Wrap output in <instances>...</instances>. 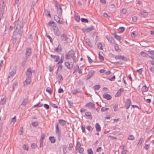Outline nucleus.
Segmentation results:
<instances>
[{
  "label": "nucleus",
  "instance_id": "obj_15",
  "mask_svg": "<svg viewBox=\"0 0 154 154\" xmlns=\"http://www.w3.org/2000/svg\"><path fill=\"white\" fill-rule=\"evenodd\" d=\"M65 65L67 68L69 69H72L73 66V65L72 63H70L68 62H66L65 63Z\"/></svg>",
  "mask_w": 154,
  "mask_h": 154
},
{
  "label": "nucleus",
  "instance_id": "obj_36",
  "mask_svg": "<svg viewBox=\"0 0 154 154\" xmlns=\"http://www.w3.org/2000/svg\"><path fill=\"white\" fill-rule=\"evenodd\" d=\"M45 36L47 37L49 40L50 42L51 43H53V40L52 39V38L47 33H46L45 34Z\"/></svg>",
  "mask_w": 154,
  "mask_h": 154
},
{
  "label": "nucleus",
  "instance_id": "obj_42",
  "mask_svg": "<svg viewBox=\"0 0 154 154\" xmlns=\"http://www.w3.org/2000/svg\"><path fill=\"white\" fill-rule=\"evenodd\" d=\"M55 6L57 7V10L58 9H62L60 5L59 4H56L55 5Z\"/></svg>",
  "mask_w": 154,
  "mask_h": 154
},
{
  "label": "nucleus",
  "instance_id": "obj_18",
  "mask_svg": "<svg viewBox=\"0 0 154 154\" xmlns=\"http://www.w3.org/2000/svg\"><path fill=\"white\" fill-rule=\"evenodd\" d=\"M31 78H29L28 77H27L26 80L24 82L23 84L24 86L26 85L30 84L31 82Z\"/></svg>",
  "mask_w": 154,
  "mask_h": 154
},
{
  "label": "nucleus",
  "instance_id": "obj_47",
  "mask_svg": "<svg viewBox=\"0 0 154 154\" xmlns=\"http://www.w3.org/2000/svg\"><path fill=\"white\" fill-rule=\"evenodd\" d=\"M97 47L98 48L102 50V45L101 43L99 42L97 45Z\"/></svg>",
  "mask_w": 154,
  "mask_h": 154
},
{
  "label": "nucleus",
  "instance_id": "obj_37",
  "mask_svg": "<svg viewBox=\"0 0 154 154\" xmlns=\"http://www.w3.org/2000/svg\"><path fill=\"white\" fill-rule=\"evenodd\" d=\"M6 99L5 98H3L1 99V101L0 102V104L3 105L6 102Z\"/></svg>",
  "mask_w": 154,
  "mask_h": 154
},
{
  "label": "nucleus",
  "instance_id": "obj_49",
  "mask_svg": "<svg viewBox=\"0 0 154 154\" xmlns=\"http://www.w3.org/2000/svg\"><path fill=\"white\" fill-rule=\"evenodd\" d=\"M121 59H122V60L124 61L125 62H126L128 61V59L127 58L125 57L124 56H122L121 57Z\"/></svg>",
  "mask_w": 154,
  "mask_h": 154
},
{
  "label": "nucleus",
  "instance_id": "obj_23",
  "mask_svg": "<svg viewBox=\"0 0 154 154\" xmlns=\"http://www.w3.org/2000/svg\"><path fill=\"white\" fill-rule=\"evenodd\" d=\"M81 143L79 141H78L77 142V144L76 146H75V149L76 150H78L80 148V147L81 146Z\"/></svg>",
  "mask_w": 154,
  "mask_h": 154
},
{
  "label": "nucleus",
  "instance_id": "obj_51",
  "mask_svg": "<svg viewBox=\"0 0 154 154\" xmlns=\"http://www.w3.org/2000/svg\"><path fill=\"white\" fill-rule=\"evenodd\" d=\"M113 108L114 111H116L118 109V105L117 104H115L113 106Z\"/></svg>",
  "mask_w": 154,
  "mask_h": 154
},
{
  "label": "nucleus",
  "instance_id": "obj_63",
  "mask_svg": "<svg viewBox=\"0 0 154 154\" xmlns=\"http://www.w3.org/2000/svg\"><path fill=\"white\" fill-rule=\"evenodd\" d=\"M132 21L134 22H136L137 20V17L136 16H134L132 17Z\"/></svg>",
  "mask_w": 154,
  "mask_h": 154
},
{
  "label": "nucleus",
  "instance_id": "obj_21",
  "mask_svg": "<svg viewBox=\"0 0 154 154\" xmlns=\"http://www.w3.org/2000/svg\"><path fill=\"white\" fill-rule=\"evenodd\" d=\"M95 128L97 131L100 132L101 131V127L99 124L97 123L95 125Z\"/></svg>",
  "mask_w": 154,
  "mask_h": 154
},
{
  "label": "nucleus",
  "instance_id": "obj_60",
  "mask_svg": "<svg viewBox=\"0 0 154 154\" xmlns=\"http://www.w3.org/2000/svg\"><path fill=\"white\" fill-rule=\"evenodd\" d=\"M37 146V145L35 143H32L31 145V147L33 149H35Z\"/></svg>",
  "mask_w": 154,
  "mask_h": 154
},
{
  "label": "nucleus",
  "instance_id": "obj_33",
  "mask_svg": "<svg viewBox=\"0 0 154 154\" xmlns=\"http://www.w3.org/2000/svg\"><path fill=\"white\" fill-rule=\"evenodd\" d=\"M27 101L28 99H27V98H25L23 100L21 105L23 106H25L27 103Z\"/></svg>",
  "mask_w": 154,
  "mask_h": 154
},
{
  "label": "nucleus",
  "instance_id": "obj_29",
  "mask_svg": "<svg viewBox=\"0 0 154 154\" xmlns=\"http://www.w3.org/2000/svg\"><path fill=\"white\" fill-rule=\"evenodd\" d=\"M48 25L50 26H52L53 27V26H56V24L53 21H50L48 23Z\"/></svg>",
  "mask_w": 154,
  "mask_h": 154
},
{
  "label": "nucleus",
  "instance_id": "obj_38",
  "mask_svg": "<svg viewBox=\"0 0 154 154\" xmlns=\"http://www.w3.org/2000/svg\"><path fill=\"white\" fill-rule=\"evenodd\" d=\"M135 137L133 135H130L128 138V140H134Z\"/></svg>",
  "mask_w": 154,
  "mask_h": 154
},
{
  "label": "nucleus",
  "instance_id": "obj_54",
  "mask_svg": "<svg viewBox=\"0 0 154 154\" xmlns=\"http://www.w3.org/2000/svg\"><path fill=\"white\" fill-rule=\"evenodd\" d=\"M73 147V146L72 143H70L68 147L69 150L71 151L72 150V148Z\"/></svg>",
  "mask_w": 154,
  "mask_h": 154
},
{
  "label": "nucleus",
  "instance_id": "obj_34",
  "mask_svg": "<svg viewBox=\"0 0 154 154\" xmlns=\"http://www.w3.org/2000/svg\"><path fill=\"white\" fill-rule=\"evenodd\" d=\"M115 45V48L116 51H121V49L119 48L118 45L117 44L115 43L114 44Z\"/></svg>",
  "mask_w": 154,
  "mask_h": 154
},
{
  "label": "nucleus",
  "instance_id": "obj_55",
  "mask_svg": "<svg viewBox=\"0 0 154 154\" xmlns=\"http://www.w3.org/2000/svg\"><path fill=\"white\" fill-rule=\"evenodd\" d=\"M40 143V147H42L43 146V140H39Z\"/></svg>",
  "mask_w": 154,
  "mask_h": 154
},
{
  "label": "nucleus",
  "instance_id": "obj_46",
  "mask_svg": "<svg viewBox=\"0 0 154 154\" xmlns=\"http://www.w3.org/2000/svg\"><path fill=\"white\" fill-rule=\"evenodd\" d=\"M57 13L60 16H61L62 14V9H58L57 10Z\"/></svg>",
  "mask_w": 154,
  "mask_h": 154
},
{
  "label": "nucleus",
  "instance_id": "obj_5",
  "mask_svg": "<svg viewBox=\"0 0 154 154\" xmlns=\"http://www.w3.org/2000/svg\"><path fill=\"white\" fill-rule=\"evenodd\" d=\"M32 50L30 48H27L26 49L25 53V57L26 58H29L32 54Z\"/></svg>",
  "mask_w": 154,
  "mask_h": 154
},
{
  "label": "nucleus",
  "instance_id": "obj_59",
  "mask_svg": "<svg viewBox=\"0 0 154 154\" xmlns=\"http://www.w3.org/2000/svg\"><path fill=\"white\" fill-rule=\"evenodd\" d=\"M79 149V152L80 153H82L84 151V149L83 148L80 147Z\"/></svg>",
  "mask_w": 154,
  "mask_h": 154
},
{
  "label": "nucleus",
  "instance_id": "obj_9",
  "mask_svg": "<svg viewBox=\"0 0 154 154\" xmlns=\"http://www.w3.org/2000/svg\"><path fill=\"white\" fill-rule=\"evenodd\" d=\"M61 40L62 41H64V43L67 44L68 42V37L66 35L65 33L62 34L61 36Z\"/></svg>",
  "mask_w": 154,
  "mask_h": 154
},
{
  "label": "nucleus",
  "instance_id": "obj_32",
  "mask_svg": "<svg viewBox=\"0 0 154 154\" xmlns=\"http://www.w3.org/2000/svg\"><path fill=\"white\" fill-rule=\"evenodd\" d=\"M100 88V85H97L94 86V90H98Z\"/></svg>",
  "mask_w": 154,
  "mask_h": 154
},
{
  "label": "nucleus",
  "instance_id": "obj_40",
  "mask_svg": "<svg viewBox=\"0 0 154 154\" xmlns=\"http://www.w3.org/2000/svg\"><path fill=\"white\" fill-rule=\"evenodd\" d=\"M81 20L83 23H88L89 22L88 20L87 19L84 18H82Z\"/></svg>",
  "mask_w": 154,
  "mask_h": 154
},
{
  "label": "nucleus",
  "instance_id": "obj_1",
  "mask_svg": "<svg viewBox=\"0 0 154 154\" xmlns=\"http://www.w3.org/2000/svg\"><path fill=\"white\" fill-rule=\"evenodd\" d=\"M23 23L20 21L19 19H18L15 22L14 26L15 29L13 33L14 35H15V37H14V39L15 40H16V35H18L19 32L17 30V29H18V30H21V29H23Z\"/></svg>",
  "mask_w": 154,
  "mask_h": 154
},
{
  "label": "nucleus",
  "instance_id": "obj_20",
  "mask_svg": "<svg viewBox=\"0 0 154 154\" xmlns=\"http://www.w3.org/2000/svg\"><path fill=\"white\" fill-rule=\"evenodd\" d=\"M56 75H57L59 78V83L60 84V83L62 82V81L63 80V77L62 76L60 75V74L58 73V72H56Z\"/></svg>",
  "mask_w": 154,
  "mask_h": 154
},
{
  "label": "nucleus",
  "instance_id": "obj_50",
  "mask_svg": "<svg viewBox=\"0 0 154 154\" xmlns=\"http://www.w3.org/2000/svg\"><path fill=\"white\" fill-rule=\"evenodd\" d=\"M98 57H99V59L100 60H101L102 61H103V60H104V57H103V56L101 55L100 54V53H99V54H98Z\"/></svg>",
  "mask_w": 154,
  "mask_h": 154
},
{
  "label": "nucleus",
  "instance_id": "obj_58",
  "mask_svg": "<svg viewBox=\"0 0 154 154\" xmlns=\"http://www.w3.org/2000/svg\"><path fill=\"white\" fill-rule=\"evenodd\" d=\"M140 13L142 15H146L147 14V13L144 11H140Z\"/></svg>",
  "mask_w": 154,
  "mask_h": 154
},
{
  "label": "nucleus",
  "instance_id": "obj_57",
  "mask_svg": "<svg viewBox=\"0 0 154 154\" xmlns=\"http://www.w3.org/2000/svg\"><path fill=\"white\" fill-rule=\"evenodd\" d=\"M136 71L138 72L140 74H141L143 72V69L140 68L139 69H137Z\"/></svg>",
  "mask_w": 154,
  "mask_h": 154
},
{
  "label": "nucleus",
  "instance_id": "obj_3",
  "mask_svg": "<svg viewBox=\"0 0 154 154\" xmlns=\"http://www.w3.org/2000/svg\"><path fill=\"white\" fill-rule=\"evenodd\" d=\"M55 128V132L58 136V138H60L61 136V130L59 127V123L58 122H57L56 123Z\"/></svg>",
  "mask_w": 154,
  "mask_h": 154
},
{
  "label": "nucleus",
  "instance_id": "obj_4",
  "mask_svg": "<svg viewBox=\"0 0 154 154\" xmlns=\"http://www.w3.org/2000/svg\"><path fill=\"white\" fill-rule=\"evenodd\" d=\"M34 70H32L30 68H28L26 71V76L27 77L29 78H31L32 76V74L33 73H35Z\"/></svg>",
  "mask_w": 154,
  "mask_h": 154
},
{
  "label": "nucleus",
  "instance_id": "obj_48",
  "mask_svg": "<svg viewBox=\"0 0 154 154\" xmlns=\"http://www.w3.org/2000/svg\"><path fill=\"white\" fill-rule=\"evenodd\" d=\"M87 129L89 131H91L93 130V128L90 125H88L87 126Z\"/></svg>",
  "mask_w": 154,
  "mask_h": 154
},
{
  "label": "nucleus",
  "instance_id": "obj_19",
  "mask_svg": "<svg viewBox=\"0 0 154 154\" xmlns=\"http://www.w3.org/2000/svg\"><path fill=\"white\" fill-rule=\"evenodd\" d=\"M103 97L107 100H110L112 98L111 95L108 94H103Z\"/></svg>",
  "mask_w": 154,
  "mask_h": 154
},
{
  "label": "nucleus",
  "instance_id": "obj_56",
  "mask_svg": "<svg viewBox=\"0 0 154 154\" xmlns=\"http://www.w3.org/2000/svg\"><path fill=\"white\" fill-rule=\"evenodd\" d=\"M63 67L62 65H59L58 67L57 70L56 72H58V71H60V70L62 69Z\"/></svg>",
  "mask_w": 154,
  "mask_h": 154
},
{
  "label": "nucleus",
  "instance_id": "obj_41",
  "mask_svg": "<svg viewBox=\"0 0 154 154\" xmlns=\"http://www.w3.org/2000/svg\"><path fill=\"white\" fill-rule=\"evenodd\" d=\"M125 29V28L124 27H120L118 29V31L119 32H122L124 31Z\"/></svg>",
  "mask_w": 154,
  "mask_h": 154
},
{
  "label": "nucleus",
  "instance_id": "obj_24",
  "mask_svg": "<svg viewBox=\"0 0 154 154\" xmlns=\"http://www.w3.org/2000/svg\"><path fill=\"white\" fill-rule=\"evenodd\" d=\"M131 104V100L130 99H127L125 103V105H128L130 106Z\"/></svg>",
  "mask_w": 154,
  "mask_h": 154
},
{
  "label": "nucleus",
  "instance_id": "obj_64",
  "mask_svg": "<svg viewBox=\"0 0 154 154\" xmlns=\"http://www.w3.org/2000/svg\"><path fill=\"white\" fill-rule=\"evenodd\" d=\"M44 107L46 109H48L49 108V106L47 104H45L44 105Z\"/></svg>",
  "mask_w": 154,
  "mask_h": 154
},
{
  "label": "nucleus",
  "instance_id": "obj_25",
  "mask_svg": "<svg viewBox=\"0 0 154 154\" xmlns=\"http://www.w3.org/2000/svg\"><path fill=\"white\" fill-rule=\"evenodd\" d=\"M82 91L79 89H76L73 92H72V94L73 95H75L77 93H82Z\"/></svg>",
  "mask_w": 154,
  "mask_h": 154
},
{
  "label": "nucleus",
  "instance_id": "obj_11",
  "mask_svg": "<svg viewBox=\"0 0 154 154\" xmlns=\"http://www.w3.org/2000/svg\"><path fill=\"white\" fill-rule=\"evenodd\" d=\"M106 38L111 43L114 44L116 43L115 39L113 37L109 35L106 36Z\"/></svg>",
  "mask_w": 154,
  "mask_h": 154
},
{
  "label": "nucleus",
  "instance_id": "obj_16",
  "mask_svg": "<svg viewBox=\"0 0 154 154\" xmlns=\"http://www.w3.org/2000/svg\"><path fill=\"white\" fill-rule=\"evenodd\" d=\"M63 50L62 47L61 45L60 44H59L58 45L57 47L54 49L55 51L58 52L62 51Z\"/></svg>",
  "mask_w": 154,
  "mask_h": 154
},
{
  "label": "nucleus",
  "instance_id": "obj_35",
  "mask_svg": "<svg viewBox=\"0 0 154 154\" xmlns=\"http://www.w3.org/2000/svg\"><path fill=\"white\" fill-rule=\"evenodd\" d=\"M43 106V104L41 103V102H39L37 104L34 105L33 107H40Z\"/></svg>",
  "mask_w": 154,
  "mask_h": 154
},
{
  "label": "nucleus",
  "instance_id": "obj_22",
  "mask_svg": "<svg viewBox=\"0 0 154 154\" xmlns=\"http://www.w3.org/2000/svg\"><path fill=\"white\" fill-rule=\"evenodd\" d=\"M85 116L88 117H89V119L91 120H92V115L91 112H86L85 113Z\"/></svg>",
  "mask_w": 154,
  "mask_h": 154
},
{
  "label": "nucleus",
  "instance_id": "obj_17",
  "mask_svg": "<svg viewBox=\"0 0 154 154\" xmlns=\"http://www.w3.org/2000/svg\"><path fill=\"white\" fill-rule=\"evenodd\" d=\"M59 124H60L61 126H63L66 124V121L63 119L58 120Z\"/></svg>",
  "mask_w": 154,
  "mask_h": 154
},
{
  "label": "nucleus",
  "instance_id": "obj_6",
  "mask_svg": "<svg viewBox=\"0 0 154 154\" xmlns=\"http://www.w3.org/2000/svg\"><path fill=\"white\" fill-rule=\"evenodd\" d=\"M16 68L15 67L13 68L11 71L9 73V75L8 77V78L9 79L11 77H13L16 73Z\"/></svg>",
  "mask_w": 154,
  "mask_h": 154
},
{
  "label": "nucleus",
  "instance_id": "obj_14",
  "mask_svg": "<svg viewBox=\"0 0 154 154\" xmlns=\"http://www.w3.org/2000/svg\"><path fill=\"white\" fill-rule=\"evenodd\" d=\"M94 71L92 70L89 72L87 76L86 80H88L91 78L94 75Z\"/></svg>",
  "mask_w": 154,
  "mask_h": 154
},
{
  "label": "nucleus",
  "instance_id": "obj_30",
  "mask_svg": "<svg viewBox=\"0 0 154 154\" xmlns=\"http://www.w3.org/2000/svg\"><path fill=\"white\" fill-rule=\"evenodd\" d=\"M85 41L86 43L90 47H92V45L91 44V42L90 41L89 39H86L85 40Z\"/></svg>",
  "mask_w": 154,
  "mask_h": 154
},
{
  "label": "nucleus",
  "instance_id": "obj_45",
  "mask_svg": "<svg viewBox=\"0 0 154 154\" xmlns=\"http://www.w3.org/2000/svg\"><path fill=\"white\" fill-rule=\"evenodd\" d=\"M46 91L49 93L50 95L52 94V92L51 90V88L49 87H47L46 89Z\"/></svg>",
  "mask_w": 154,
  "mask_h": 154
},
{
  "label": "nucleus",
  "instance_id": "obj_2",
  "mask_svg": "<svg viewBox=\"0 0 154 154\" xmlns=\"http://www.w3.org/2000/svg\"><path fill=\"white\" fill-rule=\"evenodd\" d=\"M75 55V51L73 50H71L66 53L65 58L66 60H69L70 58H72L73 62H76L77 61V58Z\"/></svg>",
  "mask_w": 154,
  "mask_h": 154
},
{
  "label": "nucleus",
  "instance_id": "obj_27",
  "mask_svg": "<svg viewBox=\"0 0 154 154\" xmlns=\"http://www.w3.org/2000/svg\"><path fill=\"white\" fill-rule=\"evenodd\" d=\"M148 90V88L145 85L143 86L142 88V92H146Z\"/></svg>",
  "mask_w": 154,
  "mask_h": 154
},
{
  "label": "nucleus",
  "instance_id": "obj_12",
  "mask_svg": "<svg viewBox=\"0 0 154 154\" xmlns=\"http://www.w3.org/2000/svg\"><path fill=\"white\" fill-rule=\"evenodd\" d=\"M124 90L123 88H121L116 93L115 97H119L123 92Z\"/></svg>",
  "mask_w": 154,
  "mask_h": 154
},
{
  "label": "nucleus",
  "instance_id": "obj_7",
  "mask_svg": "<svg viewBox=\"0 0 154 154\" xmlns=\"http://www.w3.org/2000/svg\"><path fill=\"white\" fill-rule=\"evenodd\" d=\"M94 29V27L93 26H91L89 28L84 27L82 29V30L84 32H88L93 30Z\"/></svg>",
  "mask_w": 154,
  "mask_h": 154
},
{
  "label": "nucleus",
  "instance_id": "obj_28",
  "mask_svg": "<svg viewBox=\"0 0 154 154\" xmlns=\"http://www.w3.org/2000/svg\"><path fill=\"white\" fill-rule=\"evenodd\" d=\"M49 139L52 143H54L55 142L56 139L54 137H49Z\"/></svg>",
  "mask_w": 154,
  "mask_h": 154
},
{
  "label": "nucleus",
  "instance_id": "obj_53",
  "mask_svg": "<svg viewBox=\"0 0 154 154\" xmlns=\"http://www.w3.org/2000/svg\"><path fill=\"white\" fill-rule=\"evenodd\" d=\"M75 18L77 22H79L80 20V18L79 16H75Z\"/></svg>",
  "mask_w": 154,
  "mask_h": 154
},
{
  "label": "nucleus",
  "instance_id": "obj_13",
  "mask_svg": "<svg viewBox=\"0 0 154 154\" xmlns=\"http://www.w3.org/2000/svg\"><path fill=\"white\" fill-rule=\"evenodd\" d=\"M95 104L92 102H89L87 103L85 106L88 107L90 109L94 108L95 107Z\"/></svg>",
  "mask_w": 154,
  "mask_h": 154
},
{
  "label": "nucleus",
  "instance_id": "obj_52",
  "mask_svg": "<svg viewBox=\"0 0 154 154\" xmlns=\"http://www.w3.org/2000/svg\"><path fill=\"white\" fill-rule=\"evenodd\" d=\"M87 151L88 154H93V151L91 148L88 149Z\"/></svg>",
  "mask_w": 154,
  "mask_h": 154
},
{
  "label": "nucleus",
  "instance_id": "obj_39",
  "mask_svg": "<svg viewBox=\"0 0 154 154\" xmlns=\"http://www.w3.org/2000/svg\"><path fill=\"white\" fill-rule=\"evenodd\" d=\"M54 66H52L51 64H50L49 66V70L50 72H53L54 70Z\"/></svg>",
  "mask_w": 154,
  "mask_h": 154
},
{
  "label": "nucleus",
  "instance_id": "obj_26",
  "mask_svg": "<svg viewBox=\"0 0 154 154\" xmlns=\"http://www.w3.org/2000/svg\"><path fill=\"white\" fill-rule=\"evenodd\" d=\"M140 54L142 56L144 57H149L147 53L143 51L141 52Z\"/></svg>",
  "mask_w": 154,
  "mask_h": 154
},
{
  "label": "nucleus",
  "instance_id": "obj_61",
  "mask_svg": "<svg viewBox=\"0 0 154 154\" xmlns=\"http://www.w3.org/2000/svg\"><path fill=\"white\" fill-rule=\"evenodd\" d=\"M51 106L54 108H58V106L55 104L53 103H51Z\"/></svg>",
  "mask_w": 154,
  "mask_h": 154
},
{
  "label": "nucleus",
  "instance_id": "obj_43",
  "mask_svg": "<svg viewBox=\"0 0 154 154\" xmlns=\"http://www.w3.org/2000/svg\"><path fill=\"white\" fill-rule=\"evenodd\" d=\"M32 125L35 127H37L38 125V123L37 122H34L32 123Z\"/></svg>",
  "mask_w": 154,
  "mask_h": 154
},
{
  "label": "nucleus",
  "instance_id": "obj_62",
  "mask_svg": "<svg viewBox=\"0 0 154 154\" xmlns=\"http://www.w3.org/2000/svg\"><path fill=\"white\" fill-rule=\"evenodd\" d=\"M115 38L116 39H117V40L119 41L121 40V39L122 38V37L119 36L117 35V36L116 35V37Z\"/></svg>",
  "mask_w": 154,
  "mask_h": 154
},
{
  "label": "nucleus",
  "instance_id": "obj_8",
  "mask_svg": "<svg viewBox=\"0 0 154 154\" xmlns=\"http://www.w3.org/2000/svg\"><path fill=\"white\" fill-rule=\"evenodd\" d=\"M52 29L54 31V34L57 36H59L60 35V32L58 28L56 26H53Z\"/></svg>",
  "mask_w": 154,
  "mask_h": 154
},
{
  "label": "nucleus",
  "instance_id": "obj_10",
  "mask_svg": "<svg viewBox=\"0 0 154 154\" xmlns=\"http://www.w3.org/2000/svg\"><path fill=\"white\" fill-rule=\"evenodd\" d=\"M54 20L59 24H63L64 23L63 21L60 20V17L56 15L54 16Z\"/></svg>",
  "mask_w": 154,
  "mask_h": 154
},
{
  "label": "nucleus",
  "instance_id": "obj_44",
  "mask_svg": "<svg viewBox=\"0 0 154 154\" xmlns=\"http://www.w3.org/2000/svg\"><path fill=\"white\" fill-rule=\"evenodd\" d=\"M77 83L78 85H82L84 84V82L81 80H79L77 82Z\"/></svg>",
  "mask_w": 154,
  "mask_h": 154
},
{
  "label": "nucleus",
  "instance_id": "obj_31",
  "mask_svg": "<svg viewBox=\"0 0 154 154\" xmlns=\"http://www.w3.org/2000/svg\"><path fill=\"white\" fill-rule=\"evenodd\" d=\"M28 58H26L25 57V58L23 60L21 63V65L22 66H23L25 65V64L27 61V59Z\"/></svg>",
  "mask_w": 154,
  "mask_h": 154
}]
</instances>
